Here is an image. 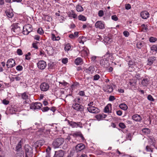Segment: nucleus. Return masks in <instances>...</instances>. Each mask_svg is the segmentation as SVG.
Instances as JSON below:
<instances>
[{"label": "nucleus", "mask_w": 157, "mask_h": 157, "mask_svg": "<svg viewBox=\"0 0 157 157\" xmlns=\"http://www.w3.org/2000/svg\"><path fill=\"white\" fill-rule=\"evenodd\" d=\"M115 99V98L113 96L111 95L109 98V100L110 101H113Z\"/></svg>", "instance_id": "nucleus-55"}, {"label": "nucleus", "mask_w": 157, "mask_h": 157, "mask_svg": "<svg viewBox=\"0 0 157 157\" xmlns=\"http://www.w3.org/2000/svg\"><path fill=\"white\" fill-rule=\"evenodd\" d=\"M119 127L122 129H124L125 128V126L124 124L123 123H120L119 124Z\"/></svg>", "instance_id": "nucleus-45"}, {"label": "nucleus", "mask_w": 157, "mask_h": 157, "mask_svg": "<svg viewBox=\"0 0 157 157\" xmlns=\"http://www.w3.org/2000/svg\"><path fill=\"white\" fill-rule=\"evenodd\" d=\"M128 64L129 65V67L130 66L133 65H135L134 61H132V60H129L128 61Z\"/></svg>", "instance_id": "nucleus-47"}, {"label": "nucleus", "mask_w": 157, "mask_h": 157, "mask_svg": "<svg viewBox=\"0 0 157 157\" xmlns=\"http://www.w3.org/2000/svg\"><path fill=\"white\" fill-rule=\"evenodd\" d=\"M45 19L48 21H50L51 20L52 18L48 15H46L45 16Z\"/></svg>", "instance_id": "nucleus-52"}, {"label": "nucleus", "mask_w": 157, "mask_h": 157, "mask_svg": "<svg viewBox=\"0 0 157 157\" xmlns=\"http://www.w3.org/2000/svg\"><path fill=\"white\" fill-rule=\"evenodd\" d=\"M140 15L143 19H146L149 17V14L147 11H143L141 13Z\"/></svg>", "instance_id": "nucleus-15"}, {"label": "nucleus", "mask_w": 157, "mask_h": 157, "mask_svg": "<svg viewBox=\"0 0 157 157\" xmlns=\"http://www.w3.org/2000/svg\"><path fill=\"white\" fill-rule=\"evenodd\" d=\"M10 112L11 114H14L15 113V112L16 111L14 108H12L10 109Z\"/></svg>", "instance_id": "nucleus-51"}, {"label": "nucleus", "mask_w": 157, "mask_h": 157, "mask_svg": "<svg viewBox=\"0 0 157 157\" xmlns=\"http://www.w3.org/2000/svg\"><path fill=\"white\" fill-rule=\"evenodd\" d=\"M64 155V151L60 150L55 152L53 157H63Z\"/></svg>", "instance_id": "nucleus-12"}, {"label": "nucleus", "mask_w": 157, "mask_h": 157, "mask_svg": "<svg viewBox=\"0 0 157 157\" xmlns=\"http://www.w3.org/2000/svg\"><path fill=\"white\" fill-rule=\"evenodd\" d=\"M17 53L19 55H22L23 54L22 51L20 49H17Z\"/></svg>", "instance_id": "nucleus-42"}, {"label": "nucleus", "mask_w": 157, "mask_h": 157, "mask_svg": "<svg viewBox=\"0 0 157 157\" xmlns=\"http://www.w3.org/2000/svg\"><path fill=\"white\" fill-rule=\"evenodd\" d=\"M64 142V139L62 138H58L55 139L52 143L54 148H59Z\"/></svg>", "instance_id": "nucleus-1"}, {"label": "nucleus", "mask_w": 157, "mask_h": 157, "mask_svg": "<svg viewBox=\"0 0 157 157\" xmlns=\"http://www.w3.org/2000/svg\"><path fill=\"white\" fill-rule=\"evenodd\" d=\"M47 52V53L49 55H51L53 53V48L52 47H48L46 50Z\"/></svg>", "instance_id": "nucleus-24"}, {"label": "nucleus", "mask_w": 157, "mask_h": 157, "mask_svg": "<svg viewBox=\"0 0 157 157\" xmlns=\"http://www.w3.org/2000/svg\"><path fill=\"white\" fill-rule=\"evenodd\" d=\"M2 102L4 104L6 105L9 103V101H8L4 99L3 100Z\"/></svg>", "instance_id": "nucleus-62"}, {"label": "nucleus", "mask_w": 157, "mask_h": 157, "mask_svg": "<svg viewBox=\"0 0 157 157\" xmlns=\"http://www.w3.org/2000/svg\"><path fill=\"white\" fill-rule=\"evenodd\" d=\"M22 150L21 142L20 141L16 147V151L18 153L21 151H22Z\"/></svg>", "instance_id": "nucleus-18"}, {"label": "nucleus", "mask_w": 157, "mask_h": 157, "mask_svg": "<svg viewBox=\"0 0 157 157\" xmlns=\"http://www.w3.org/2000/svg\"><path fill=\"white\" fill-rule=\"evenodd\" d=\"M38 68L41 70L44 69L46 66V63L44 60H40L37 63Z\"/></svg>", "instance_id": "nucleus-7"}, {"label": "nucleus", "mask_w": 157, "mask_h": 157, "mask_svg": "<svg viewBox=\"0 0 157 157\" xmlns=\"http://www.w3.org/2000/svg\"><path fill=\"white\" fill-rule=\"evenodd\" d=\"M156 58L154 56L151 57L149 58L148 59L147 65H151L153 63V61H155Z\"/></svg>", "instance_id": "nucleus-16"}, {"label": "nucleus", "mask_w": 157, "mask_h": 157, "mask_svg": "<svg viewBox=\"0 0 157 157\" xmlns=\"http://www.w3.org/2000/svg\"><path fill=\"white\" fill-rule=\"evenodd\" d=\"M78 19L79 20L83 21H86V17L85 16L81 15L78 16Z\"/></svg>", "instance_id": "nucleus-30"}, {"label": "nucleus", "mask_w": 157, "mask_h": 157, "mask_svg": "<svg viewBox=\"0 0 157 157\" xmlns=\"http://www.w3.org/2000/svg\"><path fill=\"white\" fill-rule=\"evenodd\" d=\"M100 78V76L99 75L96 74L94 76V80H98Z\"/></svg>", "instance_id": "nucleus-48"}, {"label": "nucleus", "mask_w": 157, "mask_h": 157, "mask_svg": "<svg viewBox=\"0 0 157 157\" xmlns=\"http://www.w3.org/2000/svg\"><path fill=\"white\" fill-rule=\"evenodd\" d=\"M119 107L120 108L124 110H126L128 108L127 105L125 104H121L119 105Z\"/></svg>", "instance_id": "nucleus-29"}, {"label": "nucleus", "mask_w": 157, "mask_h": 157, "mask_svg": "<svg viewBox=\"0 0 157 157\" xmlns=\"http://www.w3.org/2000/svg\"><path fill=\"white\" fill-rule=\"evenodd\" d=\"M22 99L26 100L28 98V96L26 92H24L20 94Z\"/></svg>", "instance_id": "nucleus-28"}, {"label": "nucleus", "mask_w": 157, "mask_h": 157, "mask_svg": "<svg viewBox=\"0 0 157 157\" xmlns=\"http://www.w3.org/2000/svg\"><path fill=\"white\" fill-rule=\"evenodd\" d=\"M25 157H32L33 154V148L28 145L25 146Z\"/></svg>", "instance_id": "nucleus-2"}, {"label": "nucleus", "mask_w": 157, "mask_h": 157, "mask_svg": "<svg viewBox=\"0 0 157 157\" xmlns=\"http://www.w3.org/2000/svg\"><path fill=\"white\" fill-rule=\"evenodd\" d=\"M25 28L28 29V31L29 33L32 31L33 29L31 25H28L25 26Z\"/></svg>", "instance_id": "nucleus-32"}, {"label": "nucleus", "mask_w": 157, "mask_h": 157, "mask_svg": "<svg viewBox=\"0 0 157 157\" xmlns=\"http://www.w3.org/2000/svg\"><path fill=\"white\" fill-rule=\"evenodd\" d=\"M50 108L47 106L44 107L41 109V110L43 112H46Z\"/></svg>", "instance_id": "nucleus-40"}, {"label": "nucleus", "mask_w": 157, "mask_h": 157, "mask_svg": "<svg viewBox=\"0 0 157 157\" xmlns=\"http://www.w3.org/2000/svg\"><path fill=\"white\" fill-rule=\"evenodd\" d=\"M106 116L107 115L103 113L101 114H98L96 115V118L97 119L99 120L105 118Z\"/></svg>", "instance_id": "nucleus-22"}, {"label": "nucleus", "mask_w": 157, "mask_h": 157, "mask_svg": "<svg viewBox=\"0 0 157 157\" xmlns=\"http://www.w3.org/2000/svg\"><path fill=\"white\" fill-rule=\"evenodd\" d=\"M151 49L152 51H157V45H154L151 47Z\"/></svg>", "instance_id": "nucleus-39"}, {"label": "nucleus", "mask_w": 157, "mask_h": 157, "mask_svg": "<svg viewBox=\"0 0 157 157\" xmlns=\"http://www.w3.org/2000/svg\"><path fill=\"white\" fill-rule=\"evenodd\" d=\"M132 134L131 133H129L127 134V135L126 136V138L130 140H131L132 139Z\"/></svg>", "instance_id": "nucleus-46"}, {"label": "nucleus", "mask_w": 157, "mask_h": 157, "mask_svg": "<svg viewBox=\"0 0 157 157\" xmlns=\"http://www.w3.org/2000/svg\"><path fill=\"white\" fill-rule=\"evenodd\" d=\"M80 104L74 103L73 104V108L76 110L79 111H83L84 109V106Z\"/></svg>", "instance_id": "nucleus-5"}, {"label": "nucleus", "mask_w": 157, "mask_h": 157, "mask_svg": "<svg viewBox=\"0 0 157 157\" xmlns=\"http://www.w3.org/2000/svg\"><path fill=\"white\" fill-rule=\"evenodd\" d=\"M81 133L80 132L75 133L73 134L72 135L74 137L79 136Z\"/></svg>", "instance_id": "nucleus-50"}, {"label": "nucleus", "mask_w": 157, "mask_h": 157, "mask_svg": "<svg viewBox=\"0 0 157 157\" xmlns=\"http://www.w3.org/2000/svg\"><path fill=\"white\" fill-rule=\"evenodd\" d=\"M143 132L146 135L148 134L150 132V130L147 128H144L142 130Z\"/></svg>", "instance_id": "nucleus-27"}, {"label": "nucleus", "mask_w": 157, "mask_h": 157, "mask_svg": "<svg viewBox=\"0 0 157 157\" xmlns=\"http://www.w3.org/2000/svg\"><path fill=\"white\" fill-rule=\"evenodd\" d=\"M148 142L149 144L153 146L155 145V140L153 137L150 138Z\"/></svg>", "instance_id": "nucleus-25"}, {"label": "nucleus", "mask_w": 157, "mask_h": 157, "mask_svg": "<svg viewBox=\"0 0 157 157\" xmlns=\"http://www.w3.org/2000/svg\"><path fill=\"white\" fill-rule=\"evenodd\" d=\"M81 52L82 53H84L85 56H87L88 55L87 51L85 50L84 49Z\"/></svg>", "instance_id": "nucleus-58"}, {"label": "nucleus", "mask_w": 157, "mask_h": 157, "mask_svg": "<svg viewBox=\"0 0 157 157\" xmlns=\"http://www.w3.org/2000/svg\"><path fill=\"white\" fill-rule=\"evenodd\" d=\"M149 80L147 78H144L142 81L141 84L143 86H147L149 83Z\"/></svg>", "instance_id": "nucleus-20"}, {"label": "nucleus", "mask_w": 157, "mask_h": 157, "mask_svg": "<svg viewBox=\"0 0 157 157\" xmlns=\"http://www.w3.org/2000/svg\"><path fill=\"white\" fill-rule=\"evenodd\" d=\"M25 35H27L29 33L28 31V29L25 28V26L23 27V31L22 32Z\"/></svg>", "instance_id": "nucleus-31"}, {"label": "nucleus", "mask_w": 157, "mask_h": 157, "mask_svg": "<svg viewBox=\"0 0 157 157\" xmlns=\"http://www.w3.org/2000/svg\"><path fill=\"white\" fill-rule=\"evenodd\" d=\"M98 15L99 17H102L104 15L103 11L102 10H100L98 12Z\"/></svg>", "instance_id": "nucleus-44"}, {"label": "nucleus", "mask_w": 157, "mask_h": 157, "mask_svg": "<svg viewBox=\"0 0 157 157\" xmlns=\"http://www.w3.org/2000/svg\"><path fill=\"white\" fill-rule=\"evenodd\" d=\"M112 19L113 20L115 21H117L118 20V17H117L116 15H113L112 16Z\"/></svg>", "instance_id": "nucleus-53"}, {"label": "nucleus", "mask_w": 157, "mask_h": 157, "mask_svg": "<svg viewBox=\"0 0 157 157\" xmlns=\"http://www.w3.org/2000/svg\"><path fill=\"white\" fill-rule=\"evenodd\" d=\"M17 23L13 24L11 26V31L15 33H18L21 31L20 27L18 26Z\"/></svg>", "instance_id": "nucleus-3"}, {"label": "nucleus", "mask_w": 157, "mask_h": 157, "mask_svg": "<svg viewBox=\"0 0 157 157\" xmlns=\"http://www.w3.org/2000/svg\"><path fill=\"white\" fill-rule=\"evenodd\" d=\"M156 40V38L151 37L149 39V41L151 42H154Z\"/></svg>", "instance_id": "nucleus-41"}, {"label": "nucleus", "mask_w": 157, "mask_h": 157, "mask_svg": "<svg viewBox=\"0 0 157 157\" xmlns=\"http://www.w3.org/2000/svg\"><path fill=\"white\" fill-rule=\"evenodd\" d=\"M71 48V46L69 44H67L66 45L65 47L64 48V49L65 51H68L70 50Z\"/></svg>", "instance_id": "nucleus-34"}, {"label": "nucleus", "mask_w": 157, "mask_h": 157, "mask_svg": "<svg viewBox=\"0 0 157 157\" xmlns=\"http://www.w3.org/2000/svg\"><path fill=\"white\" fill-rule=\"evenodd\" d=\"M146 151H148V152H150L151 151V152H153L152 149H151L150 147V146H149L148 145L146 146Z\"/></svg>", "instance_id": "nucleus-38"}, {"label": "nucleus", "mask_w": 157, "mask_h": 157, "mask_svg": "<svg viewBox=\"0 0 157 157\" xmlns=\"http://www.w3.org/2000/svg\"><path fill=\"white\" fill-rule=\"evenodd\" d=\"M76 10L78 12H82L84 10L81 5L79 4L77 5L76 7Z\"/></svg>", "instance_id": "nucleus-26"}, {"label": "nucleus", "mask_w": 157, "mask_h": 157, "mask_svg": "<svg viewBox=\"0 0 157 157\" xmlns=\"http://www.w3.org/2000/svg\"><path fill=\"white\" fill-rule=\"evenodd\" d=\"M112 56L113 54L110 53L109 51H108L104 56V59L107 61H109L110 57L112 58Z\"/></svg>", "instance_id": "nucleus-17"}, {"label": "nucleus", "mask_w": 157, "mask_h": 157, "mask_svg": "<svg viewBox=\"0 0 157 157\" xmlns=\"http://www.w3.org/2000/svg\"><path fill=\"white\" fill-rule=\"evenodd\" d=\"M125 9L127 10L130 9L131 8V5L129 4H126L125 6Z\"/></svg>", "instance_id": "nucleus-56"}, {"label": "nucleus", "mask_w": 157, "mask_h": 157, "mask_svg": "<svg viewBox=\"0 0 157 157\" xmlns=\"http://www.w3.org/2000/svg\"><path fill=\"white\" fill-rule=\"evenodd\" d=\"M109 109L108 106H106L104 109V112L105 113H108L109 112Z\"/></svg>", "instance_id": "nucleus-60"}, {"label": "nucleus", "mask_w": 157, "mask_h": 157, "mask_svg": "<svg viewBox=\"0 0 157 157\" xmlns=\"http://www.w3.org/2000/svg\"><path fill=\"white\" fill-rule=\"evenodd\" d=\"M85 145L83 144H78L75 147L76 150L77 151H80L85 148Z\"/></svg>", "instance_id": "nucleus-14"}, {"label": "nucleus", "mask_w": 157, "mask_h": 157, "mask_svg": "<svg viewBox=\"0 0 157 157\" xmlns=\"http://www.w3.org/2000/svg\"><path fill=\"white\" fill-rule=\"evenodd\" d=\"M132 119L133 120L136 121H140L142 119L141 116L138 114H135L133 115L132 116Z\"/></svg>", "instance_id": "nucleus-19"}, {"label": "nucleus", "mask_w": 157, "mask_h": 157, "mask_svg": "<svg viewBox=\"0 0 157 157\" xmlns=\"http://www.w3.org/2000/svg\"><path fill=\"white\" fill-rule=\"evenodd\" d=\"M67 122L68 124L72 128H77V127H82V126H80V124L82 125V124L80 122H75L73 121H70L69 120H68Z\"/></svg>", "instance_id": "nucleus-6"}, {"label": "nucleus", "mask_w": 157, "mask_h": 157, "mask_svg": "<svg viewBox=\"0 0 157 157\" xmlns=\"http://www.w3.org/2000/svg\"><path fill=\"white\" fill-rule=\"evenodd\" d=\"M117 115L121 116L122 114V112L121 110H118L117 111Z\"/></svg>", "instance_id": "nucleus-64"}, {"label": "nucleus", "mask_w": 157, "mask_h": 157, "mask_svg": "<svg viewBox=\"0 0 157 157\" xmlns=\"http://www.w3.org/2000/svg\"><path fill=\"white\" fill-rule=\"evenodd\" d=\"M95 27L96 28H98L100 29L104 28V25L101 21H98L95 24Z\"/></svg>", "instance_id": "nucleus-13"}, {"label": "nucleus", "mask_w": 157, "mask_h": 157, "mask_svg": "<svg viewBox=\"0 0 157 157\" xmlns=\"http://www.w3.org/2000/svg\"><path fill=\"white\" fill-rule=\"evenodd\" d=\"M88 111L93 113H97L99 112V110L97 107L91 106L87 108Z\"/></svg>", "instance_id": "nucleus-11"}, {"label": "nucleus", "mask_w": 157, "mask_h": 157, "mask_svg": "<svg viewBox=\"0 0 157 157\" xmlns=\"http://www.w3.org/2000/svg\"><path fill=\"white\" fill-rule=\"evenodd\" d=\"M15 65V61L13 59H10L8 60L6 64L7 68H12Z\"/></svg>", "instance_id": "nucleus-8"}, {"label": "nucleus", "mask_w": 157, "mask_h": 157, "mask_svg": "<svg viewBox=\"0 0 157 157\" xmlns=\"http://www.w3.org/2000/svg\"><path fill=\"white\" fill-rule=\"evenodd\" d=\"M42 106V104L40 102L32 103L30 105V108L34 110L40 109Z\"/></svg>", "instance_id": "nucleus-4"}, {"label": "nucleus", "mask_w": 157, "mask_h": 157, "mask_svg": "<svg viewBox=\"0 0 157 157\" xmlns=\"http://www.w3.org/2000/svg\"><path fill=\"white\" fill-rule=\"evenodd\" d=\"M5 13L7 16L10 18H12L13 16V13L10 11H6L5 12Z\"/></svg>", "instance_id": "nucleus-23"}, {"label": "nucleus", "mask_w": 157, "mask_h": 157, "mask_svg": "<svg viewBox=\"0 0 157 157\" xmlns=\"http://www.w3.org/2000/svg\"><path fill=\"white\" fill-rule=\"evenodd\" d=\"M60 84H61L62 85L64 86H66L67 84V83L64 81H63V82H59Z\"/></svg>", "instance_id": "nucleus-59"}, {"label": "nucleus", "mask_w": 157, "mask_h": 157, "mask_svg": "<svg viewBox=\"0 0 157 157\" xmlns=\"http://www.w3.org/2000/svg\"><path fill=\"white\" fill-rule=\"evenodd\" d=\"M44 143L43 140H40L35 142L33 145V147H34L36 149L42 146Z\"/></svg>", "instance_id": "nucleus-9"}, {"label": "nucleus", "mask_w": 157, "mask_h": 157, "mask_svg": "<svg viewBox=\"0 0 157 157\" xmlns=\"http://www.w3.org/2000/svg\"><path fill=\"white\" fill-rule=\"evenodd\" d=\"M16 70L18 71H21L22 70L23 67L21 66L18 65L16 67Z\"/></svg>", "instance_id": "nucleus-43"}, {"label": "nucleus", "mask_w": 157, "mask_h": 157, "mask_svg": "<svg viewBox=\"0 0 157 157\" xmlns=\"http://www.w3.org/2000/svg\"><path fill=\"white\" fill-rule=\"evenodd\" d=\"M106 87L108 90L107 91L109 93H111L113 91V88L111 86L109 85H107L106 86Z\"/></svg>", "instance_id": "nucleus-36"}, {"label": "nucleus", "mask_w": 157, "mask_h": 157, "mask_svg": "<svg viewBox=\"0 0 157 157\" xmlns=\"http://www.w3.org/2000/svg\"><path fill=\"white\" fill-rule=\"evenodd\" d=\"M37 33L40 35L44 33V31L42 28H39L37 30Z\"/></svg>", "instance_id": "nucleus-37"}, {"label": "nucleus", "mask_w": 157, "mask_h": 157, "mask_svg": "<svg viewBox=\"0 0 157 157\" xmlns=\"http://www.w3.org/2000/svg\"><path fill=\"white\" fill-rule=\"evenodd\" d=\"M94 67L93 66H91L90 67L88 68L87 69L90 72H91V71H94L93 69Z\"/></svg>", "instance_id": "nucleus-63"}, {"label": "nucleus", "mask_w": 157, "mask_h": 157, "mask_svg": "<svg viewBox=\"0 0 157 157\" xmlns=\"http://www.w3.org/2000/svg\"><path fill=\"white\" fill-rule=\"evenodd\" d=\"M82 59L81 58L78 57L75 59V63L77 65H79L82 63Z\"/></svg>", "instance_id": "nucleus-21"}, {"label": "nucleus", "mask_w": 157, "mask_h": 157, "mask_svg": "<svg viewBox=\"0 0 157 157\" xmlns=\"http://www.w3.org/2000/svg\"><path fill=\"white\" fill-rule=\"evenodd\" d=\"M48 84L46 82L42 83L40 86V88L41 91H46L48 90L49 88Z\"/></svg>", "instance_id": "nucleus-10"}, {"label": "nucleus", "mask_w": 157, "mask_h": 157, "mask_svg": "<svg viewBox=\"0 0 157 157\" xmlns=\"http://www.w3.org/2000/svg\"><path fill=\"white\" fill-rule=\"evenodd\" d=\"M62 62L63 63L66 64L68 62V59L67 58L63 59L62 60Z\"/></svg>", "instance_id": "nucleus-61"}, {"label": "nucleus", "mask_w": 157, "mask_h": 157, "mask_svg": "<svg viewBox=\"0 0 157 157\" xmlns=\"http://www.w3.org/2000/svg\"><path fill=\"white\" fill-rule=\"evenodd\" d=\"M147 99L149 101H154V98H153L150 95L148 96Z\"/></svg>", "instance_id": "nucleus-49"}, {"label": "nucleus", "mask_w": 157, "mask_h": 157, "mask_svg": "<svg viewBox=\"0 0 157 157\" xmlns=\"http://www.w3.org/2000/svg\"><path fill=\"white\" fill-rule=\"evenodd\" d=\"M123 34L125 36V37H128L129 35V32L126 31H125L123 32Z\"/></svg>", "instance_id": "nucleus-54"}, {"label": "nucleus", "mask_w": 157, "mask_h": 157, "mask_svg": "<svg viewBox=\"0 0 157 157\" xmlns=\"http://www.w3.org/2000/svg\"><path fill=\"white\" fill-rule=\"evenodd\" d=\"M74 101L75 102V103H78V104L81 103V99L79 97H78L77 98H75L74 99Z\"/></svg>", "instance_id": "nucleus-35"}, {"label": "nucleus", "mask_w": 157, "mask_h": 157, "mask_svg": "<svg viewBox=\"0 0 157 157\" xmlns=\"http://www.w3.org/2000/svg\"><path fill=\"white\" fill-rule=\"evenodd\" d=\"M78 94L79 95L82 96H83L85 95V92L84 91H80L78 93Z\"/></svg>", "instance_id": "nucleus-57"}, {"label": "nucleus", "mask_w": 157, "mask_h": 157, "mask_svg": "<svg viewBox=\"0 0 157 157\" xmlns=\"http://www.w3.org/2000/svg\"><path fill=\"white\" fill-rule=\"evenodd\" d=\"M144 43L138 42L136 44V47L137 48L139 49H140L143 46Z\"/></svg>", "instance_id": "nucleus-33"}]
</instances>
